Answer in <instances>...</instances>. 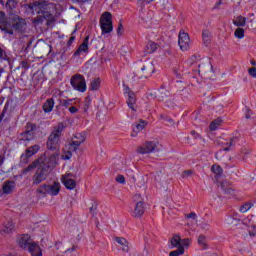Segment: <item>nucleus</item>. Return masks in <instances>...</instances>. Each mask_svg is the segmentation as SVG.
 Listing matches in <instances>:
<instances>
[{
    "instance_id": "nucleus-1",
    "label": "nucleus",
    "mask_w": 256,
    "mask_h": 256,
    "mask_svg": "<svg viewBox=\"0 0 256 256\" xmlns=\"http://www.w3.org/2000/svg\"><path fill=\"white\" fill-rule=\"evenodd\" d=\"M45 9H47V1L45 0H38L28 4V11H30L32 15H35V13L38 14V16L32 20L34 25H43L44 21H46V25H49V21L53 19V16L51 13L45 11Z\"/></svg>"
},
{
    "instance_id": "nucleus-2",
    "label": "nucleus",
    "mask_w": 256,
    "mask_h": 256,
    "mask_svg": "<svg viewBox=\"0 0 256 256\" xmlns=\"http://www.w3.org/2000/svg\"><path fill=\"white\" fill-rule=\"evenodd\" d=\"M57 159H59V154L54 153L50 156L44 157V160L40 161L41 166L38 167L32 179L33 185H39L47 179L49 175V169H51V167L57 163Z\"/></svg>"
},
{
    "instance_id": "nucleus-3",
    "label": "nucleus",
    "mask_w": 256,
    "mask_h": 256,
    "mask_svg": "<svg viewBox=\"0 0 256 256\" xmlns=\"http://www.w3.org/2000/svg\"><path fill=\"white\" fill-rule=\"evenodd\" d=\"M65 129H67V125L63 122H59L52 128L46 142L47 149H50L51 151L58 149Z\"/></svg>"
},
{
    "instance_id": "nucleus-4",
    "label": "nucleus",
    "mask_w": 256,
    "mask_h": 256,
    "mask_svg": "<svg viewBox=\"0 0 256 256\" xmlns=\"http://www.w3.org/2000/svg\"><path fill=\"white\" fill-rule=\"evenodd\" d=\"M60 191L61 184L59 182H54L53 184L50 185L43 184L36 189V193L37 195H40V197H47V195H59Z\"/></svg>"
},
{
    "instance_id": "nucleus-5",
    "label": "nucleus",
    "mask_w": 256,
    "mask_h": 256,
    "mask_svg": "<svg viewBox=\"0 0 256 256\" xmlns=\"http://www.w3.org/2000/svg\"><path fill=\"white\" fill-rule=\"evenodd\" d=\"M70 85L75 91L79 93H85L87 91V81H85V76L81 74H75L70 79Z\"/></svg>"
},
{
    "instance_id": "nucleus-6",
    "label": "nucleus",
    "mask_w": 256,
    "mask_h": 256,
    "mask_svg": "<svg viewBox=\"0 0 256 256\" xmlns=\"http://www.w3.org/2000/svg\"><path fill=\"white\" fill-rule=\"evenodd\" d=\"M100 27L102 31V35H106L107 33H111L113 31V16L110 12H104L100 17Z\"/></svg>"
},
{
    "instance_id": "nucleus-7",
    "label": "nucleus",
    "mask_w": 256,
    "mask_h": 256,
    "mask_svg": "<svg viewBox=\"0 0 256 256\" xmlns=\"http://www.w3.org/2000/svg\"><path fill=\"white\" fill-rule=\"evenodd\" d=\"M159 151V142L146 141L136 149V153L140 155H149V153H155Z\"/></svg>"
},
{
    "instance_id": "nucleus-8",
    "label": "nucleus",
    "mask_w": 256,
    "mask_h": 256,
    "mask_svg": "<svg viewBox=\"0 0 256 256\" xmlns=\"http://www.w3.org/2000/svg\"><path fill=\"white\" fill-rule=\"evenodd\" d=\"M178 45L181 51H189L191 49V38L189 34L180 32L178 36Z\"/></svg>"
},
{
    "instance_id": "nucleus-9",
    "label": "nucleus",
    "mask_w": 256,
    "mask_h": 256,
    "mask_svg": "<svg viewBox=\"0 0 256 256\" xmlns=\"http://www.w3.org/2000/svg\"><path fill=\"white\" fill-rule=\"evenodd\" d=\"M144 214H145V203L140 200L134 206V209L132 211V217L139 219L140 217H143Z\"/></svg>"
},
{
    "instance_id": "nucleus-10",
    "label": "nucleus",
    "mask_w": 256,
    "mask_h": 256,
    "mask_svg": "<svg viewBox=\"0 0 256 256\" xmlns=\"http://www.w3.org/2000/svg\"><path fill=\"white\" fill-rule=\"evenodd\" d=\"M33 243V240L31 239V236L29 234H24L20 236L18 239V245L21 247V249H28Z\"/></svg>"
},
{
    "instance_id": "nucleus-11",
    "label": "nucleus",
    "mask_w": 256,
    "mask_h": 256,
    "mask_svg": "<svg viewBox=\"0 0 256 256\" xmlns=\"http://www.w3.org/2000/svg\"><path fill=\"white\" fill-rule=\"evenodd\" d=\"M26 28L27 23L25 22V19L20 17H16L14 19V23L12 25V29H14V31H20L21 33H23V31H25Z\"/></svg>"
},
{
    "instance_id": "nucleus-12",
    "label": "nucleus",
    "mask_w": 256,
    "mask_h": 256,
    "mask_svg": "<svg viewBox=\"0 0 256 256\" xmlns=\"http://www.w3.org/2000/svg\"><path fill=\"white\" fill-rule=\"evenodd\" d=\"M89 52V36H86L83 43L78 47L77 51L74 53V57H81L83 53Z\"/></svg>"
},
{
    "instance_id": "nucleus-13",
    "label": "nucleus",
    "mask_w": 256,
    "mask_h": 256,
    "mask_svg": "<svg viewBox=\"0 0 256 256\" xmlns=\"http://www.w3.org/2000/svg\"><path fill=\"white\" fill-rule=\"evenodd\" d=\"M221 189L224 195H235V188H233V184L227 180H223L220 183Z\"/></svg>"
},
{
    "instance_id": "nucleus-14",
    "label": "nucleus",
    "mask_w": 256,
    "mask_h": 256,
    "mask_svg": "<svg viewBox=\"0 0 256 256\" xmlns=\"http://www.w3.org/2000/svg\"><path fill=\"white\" fill-rule=\"evenodd\" d=\"M75 138L78 140H74L69 144L68 149H70V151H77V147H79L82 143H85V136L82 134H76Z\"/></svg>"
},
{
    "instance_id": "nucleus-15",
    "label": "nucleus",
    "mask_w": 256,
    "mask_h": 256,
    "mask_svg": "<svg viewBox=\"0 0 256 256\" xmlns=\"http://www.w3.org/2000/svg\"><path fill=\"white\" fill-rule=\"evenodd\" d=\"M61 182L66 187V189L73 190L75 187H77V182L75 180L71 179L68 175H64L61 178Z\"/></svg>"
},
{
    "instance_id": "nucleus-16",
    "label": "nucleus",
    "mask_w": 256,
    "mask_h": 256,
    "mask_svg": "<svg viewBox=\"0 0 256 256\" xmlns=\"http://www.w3.org/2000/svg\"><path fill=\"white\" fill-rule=\"evenodd\" d=\"M27 251H29V253L32 256H43V252L41 251V247L36 242H33L32 244H30L29 248H27Z\"/></svg>"
},
{
    "instance_id": "nucleus-17",
    "label": "nucleus",
    "mask_w": 256,
    "mask_h": 256,
    "mask_svg": "<svg viewBox=\"0 0 256 256\" xmlns=\"http://www.w3.org/2000/svg\"><path fill=\"white\" fill-rule=\"evenodd\" d=\"M114 240L116 241V243H118L120 249L124 253H129V242L127 241V239L123 237H115Z\"/></svg>"
},
{
    "instance_id": "nucleus-18",
    "label": "nucleus",
    "mask_w": 256,
    "mask_h": 256,
    "mask_svg": "<svg viewBox=\"0 0 256 256\" xmlns=\"http://www.w3.org/2000/svg\"><path fill=\"white\" fill-rule=\"evenodd\" d=\"M39 149H41V146L39 145H33L26 149L25 154H22L21 158L26 157V159H29V157H33V155L39 153Z\"/></svg>"
},
{
    "instance_id": "nucleus-19",
    "label": "nucleus",
    "mask_w": 256,
    "mask_h": 256,
    "mask_svg": "<svg viewBox=\"0 0 256 256\" xmlns=\"http://www.w3.org/2000/svg\"><path fill=\"white\" fill-rule=\"evenodd\" d=\"M2 191L5 195H9L12 191H15V181L8 180L4 182Z\"/></svg>"
},
{
    "instance_id": "nucleus-20",
    "label": "nucleus",
    "mask_w": 256,
    "mask_h": 256,
    "mask_svg": "<svg viewBox=\"0 0 256 256\" xmlns=\"http://www.w3.org/2000/svg\"><path fill=\"white\" fill-rule=\"evenodd\" d=\"M135 103H137V98L135 97V92H129L128 99H127V105L129 109L132 111H137V108H135Z\"/></svg>"
},
{
    "instance_id": "nucleus-21",
    "label": "nucleus",
    "mask_w": 256,
    "mask_h": 256,
    "mask_svg": "<svg viewBox=\"0 0 256 256\" xmlns=\"http://www.w3.org/2000/svg\"><path fill=\"white\" fill-rule=\"evenodd\" d=\"M144 127H147V121L141 120L139 124H136L132 128V134L131 137H135L138 133H141L143 131Z\"/></svg>"
},
{
    "instance_id": "nucleus-22",
    "label": "nucleus",
    "mask_w": 256,
    "mask_h": 256,
    "mask_svg": "<svg viewBox=\"0 0 256 256\" xmlns=\"http://www.w3.org/2000/svg\"><path fill=\"white\" fill-rule=\"evenodd\" d=\"M54 107H55V100H53V98H49L43 104V111L44 113H51Z\"/></svg>"
},
{
    "instance_id": "nucleus-23",
    "label": "nucleus",
    "mask_w": 256,
    "mask_h": 256,
    "mask_svg": "<svg viewBox=\"0 0 256 256\" xmlns=\"http://www.w3.org/2000/svg\"><path fill=\"white\" fill-rule=\"evenodd\" d=\"M0 3L10 12L17 7V2H15V0H0Z\"/></svg>"
},
{
    "instance_id": "nucleus-24",
    "label": "nucleus",
    "mask_w": 256,
    "mask_h": 256,
    "mask_svg": "<svg viewBox=\"0 0 256 256\" xmlns=\"http://www.w3.org/2000/svg\"><path fill=\"white\" fill-rule=\"evenodd\" d=\"M193 219L196 221L197 227H200V229H209V223L205 219L197 220V214L193 213Z\"/></svg>"
},
{
    "instance_id": "nucleus-25",
    "label": "nucleus",
    "mask_w": 256,
    "mask_h": 256,
    "mask_svg": "<svg viewBox=\"0 0 256 256\" xmlns=\"http://www.w3.org/2000/svg\"><path fill=\"white\" fill-rule=\"evenodd\" d=\"M101 87V78H94L89 84V91H99Z\"/></svg>"
},
{
    "instance_id": "nucleus-26",
    "label": "nucleus",
    "mask_w": 256,
    "mask_h": 256,
    "mask_svg": "<svg viewBox=\"0 0 256 256\" xmlns=\"http://www.w3.org/2000/svg\"><path fill=\"white\" fill-rule=\"evenodd\" d=\"M41 161H45V158H40L39 160H35L32 164H30L29 166H27L24 170H23V173H29V171H33V169H36V167L38 165H43L41 163Z\"/></svg>"
},
{
    "instance_id": "nucleus-27",
    "label": "nucleus",
    "mask_w": 256,
    "mask_h": 256,
    "mask_svg": "<svg viewBox=\"0 0 256 256\" xmlns=\"http://www.w3.org/2000/svg\"><path fill=\"white\" fill-rule=\"evenodd\" d=\"M19 141H33V139H35V136H33V134H30L29 132L25 131L22 132L19 136H18Z\"/></svg>"
},
{
    "instance_id": "nucleus-28",
    "label": "nucleus",
    "mask_w": 256,
    "mask_h": 256,
    "mask_svg": "<svg viewBox=\"0 0 256 256\" xmlns=\"http://www.w3.org/2000/svg\"><path fill=\"white\" fill-rule=\"evenodd\" d=\"M247 23V18L243 17V16H238L234 21L233 24L236 27H245V24Z\"/></svg>"
},
{
    "instance_id": "nucleus-29",
    "label": "nucleus",
    "mask_w": 256,
    "mask_h": 256,
    "mask_svg": "<svg viewBox=\"0 0 256 256\" xmlns=\"http://www.w3.org/2000/svg\"><path fill=\"white\" fill-rule=\"evenodd\" d=\"M37 131V124L27 123L26 125V133L33 135L35 137V132Z\"/></svg>"
},
{
    "instance_id": "nucleus-30",
    "label": "nucleus",
    "mask_w": 256,
    "mask_h": 256,
    "mask_svg": "<svg viewBox=\"0 0 256 256\" xmlns=\"http://www.w3.org/2000/svg\"><path fill=\"white\" fill-rule=\"evenodd\" d=\"M202 39L205 45H209V43H211V32H209V30H204L202 32Z\"/></svg>"
},
{
    "instance_id": "nucleus-31",
    "label": "nucleus",
    "mask_w": 256,
    "mask_h": 256,
    "mask_svg": "<svg viewBox=\"0 0 256 256\" xmlns=\"http://www.w3.org/2000/svg\"><path fill=\"white\" fill-rule=\"evenodd\" d=\"M223 123L221 118H217L210 123V131H217L218 127Z\"/></svg>"
},
{
    "instance_id": "nucleus-32",
    "label": "nucleus",
    "mask_w": 256,
    "mask_h": 256,
    "mask_svg": "<svg viewBox=\"0 0 256 256\" xmlns=\"http://www.w3.org/2000/svg\"><path fill=\"white\" fill-rule=\"evenodd\" d=\"M198 245L202 247L203 250L208 249L209 246L207 245V238L205 235H200L198 237Z\"/></svg>"
},
{
    "instance_id": "nucleus-33",
    "label": "nucleus",
    "mask_w": 256,
    "mask_h": 256,
    "mask_svg": "<svg viewBox=\"0 0 256 256\" xmlns=\"http://www.w3.org/2000/svg\"><path fill=\"white\" fill-rule=\"evenodd\" d=\"M211 171L212 173H214V175H217L218 177H221V175H223V168H221L217 164L212 165Z\"/></svg>"
},
{
    "instance_id": "nucleus-34",
    "label": "nucleus",
    "mask_w": 256,
    "mask_h": 256,
    "mask_svg": "<svg viewBox=\"0 0 256 256\" xmlns=\"http://www.w3.org/2000/svg\"><path fill=\"white\" fill-rule=\"evenodd\" d=\"M7 27V16L5 12H0V29H5Z\"/></svg>"
},
{
    "instance_id": "nucleus-35",
    "label": "nucleus",
    "mask_w": 256,
    "mask_h": 256,
    "mask_svg": "<svg viewBox=\"0 0 256 256\" xmlns=\"http://www.w3.org/2000/svg\"><path fill=\"white\" fill-rule=\"evenodd\" d=\"M146 49L147 53H155V51H157V43L152 41L148 42Z\"/></svg>"
},
{
    "instance_id": "nucleus-36",
    "label": "nucleus",
    "mask_w": 256,
    "mask_h": 256,
    "mask_svg": "<svg viewBox=\"0 0 256 256\" xmlns=\"http://www.w3.org/2000/svg\"><path fill=\"white\" fill-rule=\"evenodd\" d=\"M170 243L172 247H181V237L179 236L172 237V239L170 240Z\"/></svg>"
},
{
    "instance_id": "nucleus-37",
    "label": "nucleus",
    "mask_w": 256,
    "mask_h": 256,
    "mask_svg": "<svg viewBox=\"0 0 256 256\" xmlns=\"http://www.w3.org/2000/svg\"><path fill=\"white\" fill-rule=\"evenodd\" d=\"M252 206H253V204L251 202H246L245 204L240 206L239 212L240 213H247L249 211V209H251Z\"/></svg>"
},
{
    "instance_id": "nucleus-38",
    "label": "nucleus",
    "mask_w": 256,
    "mask_h": 256,
    "mask_svg": "<svg viewBox=\"0 0 256 256\" xmlns=\"http://www.w3.org/2000/svg\"><path fill=\"white\" fill-rule=\"evenodd\" d=\"M15 229V226L13 225V222H7L4 225V233H11Z\"/></svg>"
},
{
    "instance_id": "nucleus-39",
    "label": "nucleus",
    "mask_w": 256,
    "mask_h": 256,
    "mask_svg": "<svg viewBox=\"0 0 256 256\" xmlns=\"http://www.w3.org/2000/svg\"><path fill=\"white\" fill-rule=\"evenodd\" d=\"M234 35L237 37V39H243V37H245V29L237 28L234 32Z\"/></svg>"
},
{
    "instance_id": "nucleus-40",
    "label": "nucleus",
    "mask_w": 256,
    "mask_h": 256,
    "mask_svg": "<svg viewBox=\"0 0 256 256\" xmlns=\"http://www.w3.org/2000/svg\"><path fill=\"white\" fill-rule=\"evenodd\" d=\"M183 253H185V249L183 247H178L177 250L171 251L170 252V256H179V255H183Z\"/></svg>"
},
{
    "instance_id": "nucleus-41",
    "label": "nucleus",
    "mask_w": 256,
    "mask_h": 256,
    "mask_svg": "<svg viewBox=\"0 0 256 256\" xmlns=\"http://www.w3.org/2000/svg\"><path fill=\"white\" fill-rule=\"evenodd\" d=\"M91 107V97H86L85 99H84V111H85V113H87V111H89V108Z\"/></svg>"
},
{
    "instance_id": "nucleus-42",
    "label": "nucleus",
    "mask_w": 256,
    "mask_h": 256,
    "mask_svg": "<svg viewBox=\"0 0 256 256\" xmlns=\"http://www.w3.org/2000/svg\"><path fill=\"white\" fill-rule=\"evenodd\" d=\"M73 150L69 149L68 151L64 152V154L62 155V159H64L65 161H68V159H71L73 157Z\"/></svg>"
},
{
    "instance_id": "nucleus-43",
    "label": "nucleus",
    "mask_w": 256,
    "mask_h": 256,
    "mask_svg": "<svg viewBox=\"0 0 256 256\" xmlns=\"http://www.w3.org/2000/svg\"><path fill=\"white\" fill-rule=\"evenodd\" d=\"M61 105H62V107H65V109H67V108L71 107V105H73V100L72 99L62 100Z\"/></svg>"
},
{
    "instance_id": "nucleus-44",
    "label": "nucleus",
    "mask_w": 256,
    "mask_h": 256,
    "mask_svg": "<svg viewBox=\"0 0 256 256\" xmlns=\"http://www.w3.org/2000/svg\"><path fill=\"white\" fill-rule=\"evenodd\" d=\"M234 141H235V139L231 138V139H230V142H227V143H226V145H228V146L225 147V148L223 149V151H231V147H233V145H235V144H234Z\"/></svg>"
},
{
    "instance_id": "nucleus-45",
    "label": "nucleus",
    "mask_w": 256,
    "mask_h": 256,
    "mask_svg": "<svg viewBox=\"0 0 256 256\" xmlns=\"http://www.w3.org/2000/svg\"><path fill=\"white\" fill-rule=\"evenodd\" d=\"M189 243H191V240L189 238L180 240V247H187V245H189Z\"/></svg>"
},
{
    "instance_id": "nucleus-46",
    "label": "nucleus",
    "mask_w": 256,
    "mask_h": 256,
    "mask_svg": "<svg viewBox=\"0 0 256 256\" xmlns=\"http://www.w3.org/2000/svg\"><path fill=\"white\" fill-rule=\"evenodd\" d=\"M116 181H117V183H120L121 185H125V176H123V175H118V176L116 177Z\"/></svg>"
},
{
    "instance_id": "nucleus-47",
    "label": "nucleus",
    "mask_w": 256,
    "mask_h": 256,
    "mask_svg": "<svg viewBox=\"0 0 256 256\" xmlns=\"http://www.w3.org/2000/svg\"><path fill=\"white\" fill-rule=\"evenodd\" d=\"M248 73L251 77H254V79H256V68L255 67L249 68Z\"/></svg>"
},
{
    "instance_id": "nucleus-48",
    "label": "nucleus",
    "mask_w": 256,
    "mask_h": 256,
    "mask_svg": "<svg viewBox=\"0 0 256 256\" xmlns=\"http://www.w3.org/2000/svg\"><path fill=\"white\" fill-rule=\"evenodd\" d=\"M117 35H123V24H119L117 28Z\"/></svg>"
},
{
    "instance_id": "nucleus-49",
    "label": "nucleus",
    "mask_w": 256,
    "mask_h": 256,
    "mask_svg": "<svg viewBox=\"0 0 256 256\" xmlns=\"http://www.w3.org/2000/svg\"><path fill=\"white\" fill-rule=\"evenodd\" d=\"M123 88H124V93H127V95H129V93H133V91H131V88H129V86L123 84Z\"/></svg>"
},
{
    "instance_id": "nucleus-50",
    "label": "nucleus",
    "mask_w": 256,
    "mask_h": 256,
    "mask_svg": "<svg viewBox=\"0 0 256 256\" xmlns=\"http://www.w3.org/2000/svg\"><path fill=\"white\" fill-rule=\"evenodd\" d=\"M69 111H70L72 114H75V113H77V111H79V109H77V107H75V106H71V107L69 108Z\"/></svg>"
},
{
    "instance_id": "nucleus-51",
    "label": "nucleus",
    "mask_w": 256,
    "mask_h": 256,
    "mask_svg": "<svg viewBox=\"0 0 256 256\" xmlns=\"http://www.w3.org/2000/svg\"><path fill=\"white\" fill-rule=\"evenodd\" d=\"M75 33V31L72 33V36L70 37V39L68 40V46L73 44V41H75V36H73V34Z\"/></svg>"
},
{
    "instance_id": "nucleus-52",
    "label": "nucleus",
    "mask_w": 256,
    "mask_h": 256,
    "mask_svg": "<svg viewBox=\"0 0 256 256\" xmlns=\"http://www.w3.org/2000/svg\"><path fill=\"white\" fill-rule=\"evenodd\" d=\"M253 227V229H254V231H249V235H250V237H255L256 236V226L254 225V226H252Z\"/></svg>"
},
{
    "instance_id": "nucleus-53",
    "label": "nucleus",
    "mask_w": 256,
    "mask_h": 256,
    "mask_svg": "<svg viewBox=\"0 0 256 256\" xmlns=\"http://www.w3.org/2000/svg\"><path fill=\"white\" fill-rule=\"evenodd\" d=\"M166 106H168L170 109L172 107H175V105L173 104V102L171 100L166 101Z\"/></svg>"
},
{
    "instance_id": "nucleus-54",
    "label": "nucleus",
    "mask_w": 256,
    "mask_h": 256,
    "mask_svg": "<svg viewBox=\"0 0 256 256\" xmlns=\"http://www.w3.org/2000/svg\"><path fill=\"white\" fill-rule=\"evenodd\" d=\"M222 1L219 0L218 2H216V4L214 5L213 9H219V7H221Z\"/></svg>"
},
{
    "instance_id": "nucleus-55",
    "label": "nucleus",
    "mask_w": 256,
    "mask_h": 256,
    "mask_svg": "<svg viewBox=\"0 0 256 256\" xmlns=\"http://www.w3.org/2000/svg\"><path fill=\"white\" fill-rule=\"evenodd\" d=\"M245 117L247 118V119H251V109H247V112H246V114H245Z\"/></svg>"
},
{
    "instance_id": "nucleus-56",
    "label": "nucleus",
    "mask_w": 256,
    "mask_h": 256,
    "mask_svg": "<svg viewBox=\"0 0 256 256\" xmlns=\"http://www.w3.org/2000/svg\"><path fill=\"white\" fill-rule=\"evenodd\" d=\"M77 246H72L70 249L66 250L65 253H70V251H76Z\"/></svg>"
},
{
    "instance_id": "nucleus-57",
    "label": "nucleus",
    "mask_w": 256,
    "mask_h": 256,
    "mask_svg": "<svg viewBox=\"0 0 256 256\" xmlns=\"http://www.w3.org/2000/svg\"><path fill=\"white\" fill-rule=\"evenodd\" d=\"M3 163H5V157L0 155V167L3 165Z\"/></svg>"
},
{
    "instance_id": "nucleus-58",
    "label": "nucleus",
    "mask_w": 256,
    "mask_h": 256,
    "mask_svg": "<svg viewBox=\"0 0 256 256\" xmlns=\"http://www.w3.org/2000/svg\"><path fill=\"white\" fill-rule=\"evenodd\" d=\"M139 199H141V195L140 194H136L134 196V201H139Z\"/></svg>"
},
{
    "instance_id": "nucleus-59",
    "label": "nucleus",
    "mask_w": 256,
    "mask_h": 256,
    "mask_svg": "<svg viewBox=\"0 0 256 256\" xmlns=\"http://www.w3.org/2000/svg\"><path fill=\"white\" fill-rule=\"evenodd\" d=\"M193 137H194V139H199V134H197L195 131L193 132Z\"/></svg>"
},
{
    "instance_id": "nucleus-60",
    "label": "nucleus",
    "mask_w": 256,
    "mask_h": 256,
    "mask_svg": "<svg viewBox=\"0 0 256 256\" xmlns=\"http://www.w3.org/2000/svg\"><path fill=\"white\" fill-rule=\"evenodd\" d=\"M194 65H195L196 67H198V69H201V63H199V62H194Z\"/></svg>"
},
{
    "instance_id": "nucleus-61",
    "label": "nucleus",
    "mask_w": 256,
    "mask_h": 256,
    "mask_svg": "<svg viewBox=\"0 0 256 256\" xmlns=\"http://www.w3.org/2000/svg\"><path fill=\"white\" fill-rule=\"evenodd\" d=\"M0 59H3V49L0 48Z\"/></svg>"
},
{
    "instance_id": "nucleus-62",
    "label": "nucleus",
    "mask_w": 256,
    "mask_h": 256,
    "mask_svg": "<svg viewBox=\"0 0 256 256\" xmlns=\"http://www.w3.org/2000/svg\"><path fill=\"white\" fill-rule=\"evenodd\" d=\"M250 63H251V65H254V66L256 65V61L255 60H251Z\"/></svg>"
},
{
    "instance_id": "nucleus-63",
    "label": "nucleus",
    "mask_w": 256,
    "mask_h": 256,
    "mask_svg": "<svg viewBox=\"0 0 256 256\" xmlns=\"http://www.w3.org/2000/svg\"><path fill=\"white\" fill-rule=\"evenodd\" d=\"M191 217H193V212H191L190 214H188V219H191Z\"/></svg>"
},
{
    "instance_id": "nucleus-64",
    "label": "nucleus",
    "mask_w": 256,
    "mask_h": 256,
    "mask_svg": "<svg viewBox=\"0 0 256 256\" xmlns=\"http://www.w3.org/2000/svg\"><path fill=\"white\" fill-rule=\"evenodd\" d=\"M141 71H147V67H146V66H143V67L141 68Z\"/></svg>"
}]
</instances>
